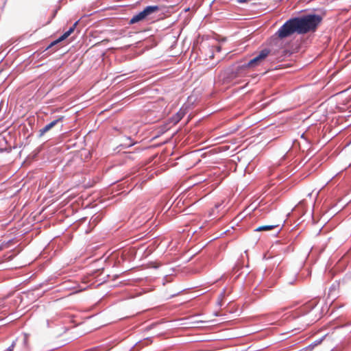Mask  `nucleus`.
<instances>
[{
    "label": "nucleus",
    "mask_w": 351,
    "mask_h": 351,
    "mask_svg": "<svg viewBox=\"0 0 351 351\" xmlns=\"http://www.w3.org/2000/svg\"><path fill=\"white\" fill-rule=\"evenodd\" d=\"M322 20V16L315 14H308L291 18L278 29L276 34L279 38H285L294 33L304 34L309 32H313L317 29Z\"/></svg>",
    "instance_id": "f257e3e1"
},
{
    "label": "nucleus",
    "mask_w": 351,
    "mask_h": 351,
    "mask_svg": "<svg viewBox=\"0 0 351 351\" xmlns=\"http://www.w3.org/2000/svg\"><path fill=\"white\" fill-rule=\"evenodd\" d=\"M63 117H60L58 119L53 120L51 123L46 125L44 128L38 131L39 136H43L46 132L49 131L52 128L56 125L59 122H61L63 119Z\"/></svg>",
    "instance_id": "f03ea898"
},
{
    "label": "nucleus",
    "mask_w": 351,
    "mask_h": 351,
    "mask_svg": "<svg viewBox=\"0 0 351 351\" xmlns=\"http://www.w3.org/2000/svg\"><path fill=\"white\" fill-rule=\"evenodd\" d=\"M260 60L257 58V57H254L252 60H250L248 62L244 63L240 66H238L237 71H239L240 70L245 69L248 67H252L256 64H258L260 62Z\"/></svg>",
    "instance_id": "7ed1b4c3"
},
{
    "label": "nucleus",
    "mask_w": 351,
    "mask_h": 351,
    "mask_svg": "<svg viewBox=\"0 0 351 351\" xmlns=\"http://www.w3.org/2000/svg\"><path fill=\"white\" fill-rule=\"evenodd\" d=\"M160 10L158 5H148L144 8L142 11L145 17L152 14L154 12H158Z\"/></svg>",
    "instance_id": "20e7f679"
},
{
    "label": "nucleus",
    "mask_w": 351,
    "mask_h": 351,
    "mask_svg": "<svg viewBox=\"0 0 351 351\" xmlns=\"http://www.w3.org/2000/svg\"><path fill=\"white\" fill-rule=\"evenodd\" d=\"M146 17L144 15V14L143 13V12H140L138 14H136V15H134L130 20V22H129V24L132 25V24H134V23H136L139 21H143V19H145Z\"/></svg>",
    "instance_id": "39448f33"
},
{
    "label": "nucleus",
    "mask_w": 351,
    "mask_h": 351,
    "mask_svg": "<svg viewBox=\"0 0 351 351\" xmlns=\"http://www.w3.org/2000/svg\"><path fill=\"white\" fill-rule=\"evenodd\" d=\"M269 53V50L267 49H264L259 52V53L256 56L257 58L262 61L264 60Z\"/></svg>",
    "instance_id": "423d86ee"
},
{
    "label": "nucleus",
    "mask_w": 351,
    "mask_h": 351,
    "mask_svg": "<svg viewBox=\"0 0 351 351\" xmlns=\"http://www.w3.org/2000/svg\"><path fill=\"white\" fill-rule=\"evenodd\" d=\"M275 227H276V226H273V225L261 226L258 227L255 230V231H268V230H272Z\"/></svg>",
    "instance_id": "0eeeda50"
},
{
    "label": "nucleus",
    "mask_w": 351,
    "mask_h": 351,
    "mask_svg": "<svg viewBox=\"0 0 351 351\" xmlns=\"http://www.w3.org/2000/svg\"><path fill=\"white\" fill-rule=\"evenodd\" d=\"M185 114V110H183V109H180L178 112L177 114H176L175 117H174V120L176 122H178L180 120L182 119V118L184 116Z\"/></svg>",
    "instance_id": "6e6552de"
},
{
    "label": "nucleus",
    "mask_w": 351,
    "mask_h": 351,
    "mask_svg": "<svg viewBox=\"0 0 351 351\" xmlns=\"http://www.w3.org/2000/svg\"><path fill=\"white\" fill-rule=\"evenodd\" d=\"M66 38V37H65L64 34H63L59 38H58L56 40H55L53 43H51L50 46L54 45L55 44H56V43H58L59 42H61V41L64 40Z\"/></svg>",
    "instance_id": "1a4fd4ad"
},
{
    "label": "nucleus",
    "mask_w": 351,
    "mask_h": 351,
    "mask_svg": "<svg viewBox=\"0 0 351 351\" xmlns=\"http://www.w3.org/2000/svg\"><path fill=\"white\" fill-rule=\"evenodd\" d=\"M323 341V338H321V339H319L317 340H315V341H313L310 346L309 347H312V348H314L315 346L320 344L322 343V341Z\"/></svg>",
    "instance_id": "9d476101"
},
{
    "label": "nucleus",
    "mask_w": 351,
    "mask_h": 351,
    "mask_svg": "<svg viewBox=\"0 0 351 351\" xmlns=\"http://www.w3.org/2000/svg\"><path fill=\"white\" fill-rule=\"evenodd\" d=\"M74 32L73 28L70 27L66 32L64 33L65 37H69Z\"/></svg>",
    "instance_id": "9b49d317"
},
{
    "label": "nucleus",
    "mask_w": 351,
    "mask_h": 351,
    "mask_svg": "<svg viewBox=\"0 0 351 351\" xmlns=\"http://www.w3.org/2000/svg\"><path fill=\"white\" fill-rule=\"evenodd\" d=\"M15 346V341H13L12 343L8 348L6 351H12Z\"/></svg>",
    "instance_id": "f8f14e48"
},
{
    "label": "nucleus",
    "mask_w": 351,
    "mask_h": 351,
    "mask_svg": "<svg viewBox=\"0 0 351 351\" xmlns=\"http://www.w3.org/2000/svg\"><path fill=\"white\" fill-rule=\"evenodd\" d=\"M79 21H80V20L77 21H76V22H75V23H74V24L71 27V28H73V30H75V27H76L77 25L78 24Z\"/></svg>",
    "instance_id": "ddd939ff"
},
{
    "label": "nucleus",
    "mask_w": 351,
    "mask_h": 351,
    "mask_svg": "<svg viewBox=\"0 0 351 351\" xmlns=\"http://www.w3.org/2000/svg\"><path fill=\"white\" fill-rule=\"evenodd\" d=\"M26 341H27V337L25 336V337H24V342L25 343V342H26Z\"/></svg>",
    "instance_id": "4468645a"
},
{
    "label": "nucleus",
    "mask_w": 351,
    "mask_h": 351,
    "mask_svg": "<svg viewBox=\"0 0 351 351\" xmlns=\"http://www.w3.org/2000/svg\"><path fill=\"white\" fill-rule=\"evenodd\" d=\"M220 205H216L215 207L217 208Z\"/></svg>",
    "instance_id": "2eb2a0df"
}]
</instances>
